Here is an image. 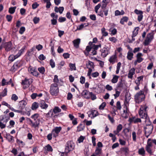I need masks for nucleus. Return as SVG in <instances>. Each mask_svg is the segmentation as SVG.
I'll list each match as a JSON object with an SVG mask.
<instances>
[{
	"label": "nucleus",
	"mask_w": 156,
	"mask_h": 156,
	"mask_svg": "<svg viewBox=\"0 0 156 156\" xmlns=\"http://www.w3.org/2000/svg\"><path fill=\"white\" fill-rule=\"evenodd\" d=\"M148 107L146 105H143L140 106L139 114L140 117L142 119H145V121L149 119V117L147 115V110Z\"/></svg>",
	"instance_id": "obj_1"
},
{
	"label": "nucleus",
	"mask_w": 156,
	"mask_h": 156,
	"mask_svg": "<svg viewBox=\"0 0 156 156\" xmlns=\"http://www.w3.org/2000/svg\"><path fill=\"white\" fill-rule=\"evenodd\" d=\"M145 96L143 91H140L137 93L134 96L135 101L137 103H139L143 101L145 99Z\"/></svg>",
	"instance_id": "obj_2"
},
{
	"label": "nucleus",
	"mask_w": 156,
	"mask_h": 156,
	"mask_svg": "<svg viewBox=\"0 0 156 156\" xmlns=\"http://www.w3.org/2000/svg\"><path fill=\"white\" fill-rule=\"evenodd\" d=\"M50 92L51 94L52 95L56 96L59 92V89L58 84L53 83L50 86Z\"/></svg>",
	"instance_id": "obj_3"
},
{
	"label": "nucleus",
	"mask_w": 156,
	"mask_h": 156,
	"mask_svg": "<svg viewBox=\"0 0 156 156\" xmlns=\"http://www.w3.org/2000/svg\"><path fill=\"white\" fill-rule=\"evenodd\" d=\"M110 48V45H105L104 47L101 50V56L103 58L106 57L109 53Z\"/></svg>",
	"instance_id": "obj_4"
},
{
	"label": "nucleus",
	"mask_w": 156,
	"mask_h": 156,
	"mask_svg": "<svg viewBox=\"0 0 156 156\" xmlns=\"http://www.w3.org/2000/svg\"><path fill=\"white\" fill-rule=\"evenodd\" d=\"M74 144L72 141H68L66 145L65 152L67 154L70 151L73 150L74 148Z\"/></svg>",
	"instance_id": "obj_5"
},
{
	"label": "nucleus",
	"mask_w": 156,
	"mask_h": 156,
	"mask_svg": "<svg viewBox=\"0 0 156 156\" xmlns=\"http://www.w3.org/2000/svg\"><path fill=\"white\" fill-rule=\"evenodd\" d=\"M154 38V35L152 33H148L147 36L144 42V44L145 45H148L151 41Z\"/></svg>",
	"instance_id": "obj_6"
},
{
	"label": "nucleus",
	"mask_w": 156,
	"mask_h": 156,
	"mask_svg": "<svg viewBox=\"0 0 156 156\" xmlns=\"http://www.w3.org/2000/svg\"><path fill=\"white\" fill-rule=\"evenodd\" d=\"M23 62L22 60L18 61L16 62L12 67L11 70L15 71L17 69L22 66L23 64Z\"/></svg>",
	"instance_id": "obj_7"
},
{
	"label": "nucleus",
	"mask_w": 156,
	"mask_h": 156,
	"mask_svg": "<svg viewBox=\"0 0 156 156\" xmlns=\"http://www.w3.org/2000/svg\"><path fill=\"white\" fill-rule=\"evenodd\" d=\"M23 62L22 60L18 61L16 62L12 67L11 70L15 71L17 69L22 66L23 64Z\"/></svg>",
	"instance_id": "obj_8"
},
{
	"label": "nucleus",
	"mask_w": 156,
	"mask_h": 156,
	"mask_svg": "<svg viewBox=\"0 0 156 156\" xmlns=\"http://www.w3.org/2000/svg\"><path fill=\"white\" fill-rule=\"evenodd\" d=\"M23 62L22 60L18 61L16 62L12 67L11 70L15 71L17 69L22 66L23 64Z\"/></svg>",
	"instance_id": "obj_9"
},
{
	"label": "nucleus",
	"mask_w": 156,
	"mask_h": 156,
	"mask_svg": "<svg viewBox=\"0 0 156 156\" xmlns=\"http://www.w3.org/2000/svg\"><path fill=\"white\" fill-rule=\"evenodd\" d=\"M153 129V126L152 124L147 125L144 127L145 133L151 134Z\"/></svg>",
	"instance_id": "obj_10"
},
{
	"label": "nucleus",
	"mask_w": 156,
	"mask_h": 156,
	"mask_svg": "<svg viewBox=\"0 0 156 156\" xmlns=\"http://www.w3.org/2000/svg\"><path fill=\"white\" fill-rule=\"evenodd\" d=\"M129 113V109L126 105L123 107V113L122 114V116L124 118L127 119L128 117Z\"/></svg>",
	"instance_id": "obj_11"
},
{
	"label": "nucleus",
	"mask_w": 156,
	"mask_h": 156,
	"mask_svg": "<svg viewBox=\"0 0 156 156\" xmlns=\"http://www.w3.org/2000/svg\"><path fill=\"white\" fill-rule=\"evenodd\" d=\"M27 120L29 121L30 123L29 124L32 127L34 128L38 127L39 125V120H36L35 121L33 122L30 119L28 118H27Z\"/></svg>",
	"instance_id": "obj_12"
},
{
	"label": "nucleus",
	"mask_w": 156,
	"mask_h": 156,
	"mask_svg": "<svg viewBox=\"0 0 156 156\" xmlns=\"http://www.w3.org/2000/svg\"><path fill=\"white\" fill-rule=\"evenodd\" d=\"M101 44L98 45H96L95 44L93 45L92 46V49L91 50L92 52H91V55H94L97 54V50H98V48L99 47H101Z\"/></svg>",
	"instance_id": "obj_13"
},
{
	"label": "nucleus",
	"mask_w": 156,
	"mask_h": 156,
	"mask_svg": "<svg viewBox=\"0 0 156 156\" xmlns=\"http://www.w3.org/2000/svg\"><path fill=\"white\" fill-rule=\"evenodd\" d=\"M61 129V127H56L54 129H53L51 132L53 136L55 137L58 136V134L60 132Z\"/></svg>",
	"instance_id": "obj_14"
},
{
	"label": "nucleus",
	"mask_w": 156,
	"mask_h": 156,
	"mask_svg": "<svg viewBox=\"0 0 156 156\" xmlns=\"http://www.w3.org/2000/svg\"><path fill=\"white\" fill-rule=\"evenodd\" d=\"M30 84V83L29 80L26 78H25L24 80H23L22 82V84L23 86V88L24 89L28 87Z\"/></svg>",
	"instance_id": "obj_15"
},
{
	"label": "nucleus",
	"mask_w": 156,
	"mask_h": 156,
	"mask_svg": "<svg viewBox=\"0 0 156 156\" xmlns=\"http://www.w3.org/2000/svg\"><path fill=\"white\" fill-rule=\"evenodd\" d=\"M12 44L10 42H6L5 44L4 48L7 51H10L12 48Z\"/></svg>",
	"instance_id": "obj_16"
},
{
	"label": "nucleus",
	"mask_w": 156,
	"mask_h": 156,
	"mask_svg": "<svg viewBox=\"0 0 156 156\" xmlns=\"http://www.w3.org/2000/svg\"><path fill=\"white\" fill-rule=\"evenodd\" d=\"M129 121L130 122H133L134 123L141 122L140 119L138 118H136L134 117L130 118L129 119Z\"/></svg>",
	"instance_id": "obj_17"
},
{
	"label": "nucleus",
	"mask_w": 156,
	"mask_h": 156,
	"mask_svg": "<svg viewBox=\"0 0 156 156\" xmlns=\"http://www.w3.org/2000/svg\"><path fill=\"white\" fill-rule=\"evenodd\" d=\"M109 61L112 64L117 62V56L116 55L111 56L108 59Z\"/></svg>",
	"instance_id": "obj_18"
},
{
	"label": "nucleus",
	"mask_w": 156,
	"mask_h": 156,
	"mask_svg": "<svg viewBox=\"0 0 156 156\" xmlns=\"http://www.w3.org/2000/svg\"><path fill=\"white\" fill-rule=\"evenodd\" d=\"M39 106L42 108L46 109L48 107V105L46 104L44 101H42L40 102Z\"/></svg>",
	"instance_id": "obj_19"
},
{
	"label": "nucleus",
	"mask_w": 156,
	"mask_h": 156,
	"mask_svg": "<svg viewBox=\"0 0 156 156\" xmlns=\"http://www.w3.org/2000/svg\"><path fill=\"white\" fill-rule=\"evenodd\" d=\"M143 55L141 53H138L136 55V57L137 58L136 60L138 62V63H140L143 61V58H142Z\"/></svg>",
	"instance_id": "obj_20"
},
{
	"label": "nucleus",
	"mask_w": 156,
	"mask_h": 156,
	"mask_svg": "<svg viewBox=\"0 0 156 156\" xmlns=\"http://www.w3.org/2000/svg\"><path fill=\"white\" fill-rule=\"evenodd\" d=\"M10 142H13L14 141L13 137L9 134H6L5 136H4Z\"/></svg>",
	"instance_id": "obj_21"
},
{
	"label": "nucleus",
	"mask_w": 156,
	"mask_h": 156,
	"mask_svg": "<svg viewBox=\"0 0 156 156\" xmlns=\"http://www.w3.org/2000/svg\"><path fill=\"white\" fill-rule=\"evenodd\" d=\"M132 49L130 48V51H129L127 53V58L129 60H131L133 58V54L132 52Z\"/></svg>",
	"instance_id": "obj_22"
},
{
	"label": "nucleus",
	"mask_w": 156,
	"mask_h": 156,
	"mask_svg": "<svg viewBox=\"0 0 156 156\" xmlns=\"http://www.w3.org/2000/svg\"><path fill=\"white\" fill-rule=\"evenodd\" d=\"M74 47L76 48H78L79 47V44L80 42V40L79 38L74 40L73 41Z\"/></svg>",
	"instance_id": "obj_23"
},
{
	"label": "nucleus",
	"mask_w": 156,
	"mask_h": 156,
	"mask_svg": "<svg viewBox=\"0 0 156 156\" xmlns=\"http://www.w3.org/2000/svg\"><path fill=\"white\" fill-rule=\"evenodd\" d=\"M64 10V8L63 7H59L58 8L57 7H55V11L56 12H59L60 14H62Z\"/></svg>",
	"instance_id": "obj_24"
},
{
	"label": "nucleus",
	"mask_w": 156,
	"mask_h": 156,
	"mask_svg": "<svg viewBox=\"0 0 156 156\" xmlns=\"http://www.w3.org/2000/svg\"><path fill=\"white\" fill-rule=\"evenodd\" d=\"M135 69L134 68H132L129 72L128 75V77L129 78H132L133 77V75L135 73Z\"/></svg>",
	"instance_id": "obj_25"
},
{
	"label": "nucleus",
	"mask_w": 156,
	"mask_h": 156,
	"mask_svg": "<svg viewBox=\"0 0 156 156\" xmlns=\"http://www.w3.org/2000/svg\"><path fill=\"white\" fill-rule=\"evenodd\" d=\"M27 102L25 100H22L19 102L20 108L22 109L24 108Z\"/></svg>",
	"instance_id": "obj_26"
},
{
	"label": "nucleus",
	"mask_w": 156,
	"mask_h": 156,
	"mask_svg": "<svg viewBox=\"0 0 156 156\" xmlns=\"http://www.w3.org/2000/svg\"><path fill=\"white\" fill-rule=\"evenodd\" d=\"M92 46H87L86 48V51H84V53L85 54L87 55H88L89 54V52L91 51V49H92Z\"/></svg>",
	"instance_id": "obj_27"
},
{
	"label": "nucleus",
	"mask_w": 156,
	"mask_h": 156,
	"mask_svg": "<svg viewBox=\"0 0 156 156\" xmlns=\"http://www.w3.org/2000/svg\"><path fill=\"white\" fill-rule=\"evenodd\" d=\"M44 149L45 152L47 151H52L53 150L49 144L46 146L44 147Z\"/></svg>",
	"instance_id": "obj_28"
},
{
	"label": "nucleus",
	"mask_w": 156,
	"mask_h": 156,
	"mask_svg": "<svg viewBox=\"0 0 156 156\" xmlns=\"http://www.w3.org/2000/svg\"><path fill=\"white\" fill-rule=\"evenodd\" d=\"M87 25H85V23L81 24V25L78 26L77 27V29L75 30V31H76L77 30H81L84 27H87Z\"/></svg>",
	"instance_id": "obj_29"
},
{
	"label": "nucleus",
	"mask_w": 156,
	"mask_h": 156,
	"mask_svg": "<svg viewBox=\"0 0 156 156\" xmlns=\"http://www.w3.org/2000/svg\"><path fill=\"white\" fill-rule=\"evenodd\" d=\"M123 83L122 80H121L118 83L117 87L118 89L121 90V89L123 87Z\"/></svg>",
	"instance_id": "obj_30"
},
{
	"label": "nucleus",
	"mask_w": 156,
	"mask_h": 156,
	"mask_svg": "<svg viewBox=\"0 0 156 156\" xmlns=\"http://www.w3.org/2000/svg\"><path fill=\"white\" fill-rule=\"evenodd\" d=\"M61 111V109L57 106H55L53 109V112L55 114L60 112Z\"/></svg>",
	"instance_id": "obj_31"
},
{
	"label": "nucleus",
	"mask_w": 156,
	"mask_h": 156,
	"mask_svg": "<svg viewBox=\"0 0 156 156\" xmlns=\"http://www.w3.org/2000/svg\"><path fill=\"white\" fill-rule=\"evenodd\" d=\"M138 153L139 154L142 156L144 155L145 154V151L143 147L141 148L138 150Z\"/></svg>",
	"instance_id": "obj_32"
},
{
	"label": "nucleus",
	"mask_w": 156,
	"mask_h": 156,
	"mask_svg": "<svg viewBox=\"0 0 156 156\" xmlns=\"http://www.w3.org/2000/svg\"><path fill=\"white\" fill-rule=\"evenodd\" d=\"M87 68L88 69L89 68H94V63L93 62L89 61L86 64Z\"/></svg>",
	"instance_id": "obj_33"
},
{
	"label": "nucleus",
	"mask_w": 156,
	"mask_h": 156,
	"mask_svg": "<svg viewBox=\"0 0 156 156\" xmlns=\"http://www.w3.org/2000/svg\"><path fill=\"white\" fill-rule=\"evenodd\" d=\"M128 18L126 16H124L121 19L120 23L122 25L124 24V22H126L128 20Z\"/></svg>",
	"instance_id": "obj_34"
},
{
	"label": "nucleus",
	"mask_w": 156,
	"mask_h": 156,
	"mask_svg": "<svg viewBox=\"0 0 156 156\" xmlns=\"http://www.w3.org/2000/svg\"><path fill=\"white\" fill-rule=\"evenodd\" d=\"M18 57H19L17 55H11L9 56V61H13Z\"/></svg>",
	"instance_id": "obj_35"
},
{
	"label": "nucleus",
	"mask_w": 156,
	"mask_h": 156,
	"mask_svg": "<svg viewBox=\"0 0 156 156\" xmlns=\"http://www.w3.org/2000/svg\"><path fill=\"white\" fill-rule=\"evenodd\" d=\"M69 67H70L69 69L71 71L76 70L75 64L70 63L69 64Z\"/></svg>",
	"instance_id": "obj_36"
},
{
	"label": "nucleus",
	"mask_w": 156,
	"mask_h": 156,
	"mask_svg": "<svg viewBox=\"0 0 156 156\" xmlns=\"http://www.w3.org/2000/svg\"><path fill=\"white\" fill-rule=\"evenodd\" d=\"M102 152L101 148L98 147H96V149L95 151L94 154L96 155H99Z\"/></svg>",
	"instance_id": "obj_37"
},
{
	"label": "nucleus",
	"mask_w": 156,
	"mask_h": 156,
	"mask_svg": "<svg viewBox=\"0 0 156 156\" xmlns=\"http://www.w3.org/2000/svg\"><path fill=\"white\" fill-rule=\"evenodd\" d=\"M84 126L82 124H80V125L77 127V131L80 132V131L83 130L84 129Z\"/></svg>",
	"instance_id": "obj_38"
},
{
	"label": "nucleus",
	"mask_w": 156,
	"mask_h": 156,
	"mask_svg": "<svg viewBox=\"0 0 156 156\" xmlns=\"http://www.w3.org/2000/svg\"><path fill=\"white\" fill-rule=\"evenodd\" d=\"M52 110V109L50 110L48 113L45 114L46 117L48 118L49 117H52L53 116L54 112H53V111Z\"/></svg>",
	"instance_id": "obj_39"
},
{
	"label": "nucleus",
	"mask_w": 156,
	"mask_h": 156,
	"mask_svg": "<svg viewBox=\"0 0 156 156\" xmlns=\"http://www.w3.org/2000/svg\"><path fill=\"white\" fill-rule=\"evenodd\" d=\"M119 76L116 75H114L113 77L111 80V82L113 83H115L117 82Z\"/></svg>",
	"instance_id": "obj_40"
},
{
	"label": "nucleus",
	"mask_w": 156,
	"mask_h": 156,
	"mask_svg": "<svg viewBox=\"0 0 156 156\" xmlns=\"http://www.w3.org/2000/svg\"><path fill=\"white\" fill-rule=\"evenodd\" d=\"M139 29V28L138 27H136L135 28L133 32L132 35L133 36V37H135L137 34Z\"/></svg>",
	"instance_id": "obj_41"
},
{
	"label": "nucleus",
	"mask_w": 156,
	"mask_h": 156,
	"mask_svg": "<svg viewBox=\"0 0 156 156\" xmlns=\"http://www.w3.org/2000/svg\"><path fill=\"white\" fill-rule=\"evenodd\" d=\"M39 106V105L36 102H34L33 103L32 106V109L33 110H35Z\"/></svg>",
	"instance_id": "obj_42"
},
{
	"label": "nucleus",
	"mask_w": 156,
	"mask_h": 156,
	"mask_svg": "<svg viewBox=\"0 0 156 156\" xmlns=\"http://www.w3.org/2000/svg\"><path fill=\"white\" fill-rule=\"evenodd\" d=\"M16 7V6L11 7L9 8V12L10 14H12L14 13Z\"/></svg>",
	"instance_id": "obj_43"
},
{
	"label": "nucleus",
	"mask_w": 156,
	"mask_h": 156,
	"mask_svg": "<svg viewBox=\"0 0 156 156\" xmlns=\"http://www.w3.org/2000/svg\"><path fill=\"white\" fill-rule=\"evenodd\" d=\"M26 48L25 46H24L19 51L18 53L16 54L18 57H20L21 54L24 52V50Z\"/></svg>",
	"instance_id": "obj_44"
},
{
	"label": "nucleus",
	"mask_w": 156,
	"mask_h": 156,
	"mask_svg": "<svg viewBox=\"0 0 156 156\" xmlns=\"http://www.w3.org/2000/svg\"><path fill=\"white\" fill-rule=\"evenodd\" d=\"M58 17V16H56L55 18H53V19L51 20V21L52 24L53 25H55L57 24Z\"/></svg>",
	"instance_id": "obj_45"
},
{
	"label": "nucleus",
	"mask_w": 156,
	"mask_h": 156,
	"mask_svg": "<svg viewBox=\"0 0 156 156\" xmlns=\"http://www.w3.org/2000/svg\"><path fill=\"white\" fill-rule=\"evenodd\" d=\"M7 90L5 88L4 89L2 93H0L1 94V97L2 98V97H4L7 95Z\"/></svg>",
	"instance_id": "obj_46"
},
{
	"label": "nucleus",
	"mask_w": 156,
	"mask_h": 156,
	"mask_svg": "<svg viewBox=\"0 0 156 156\" xmlns=\"http://www.w3.org/2000/svg\"><path fill=\"white\" fill-rule=\"evenodd\" d=\"M101 33L103 36H106L108 35V33L106 31L105 29L104 28H103L101 29Z\"/></svg>",
	"instance_id": "obj_47"
},
{
	"label": "nucleus",
	"mask_w": 156,
	"mask_h": 156,
	"mask_svg": "<svg viewBox=\"0 0 156 156\" xmlns=\"http://www.w3.org/2000/svg\"><path fill=\"white\" fill-rule=\"evenodd\" d=\"M89 93L90 95V98H91L92 100H94L97 98L96 95L94 94L92 92H89Z\"/></svg>",
	"instance_id": "obj_48"
},
{
	"label": "nucleus",
	"mask_w": 156,
	"mask_h": 156,
	"mask_svg": "<svg viewBox=\"0 0 156 156\" xmlns=\"http://www.w3.org/2000/svg\"><path fill=\"white\" fill-rule=\"evenodd\" d=\"M109 136L110 137H112V140L113 142L115 141L116 139L115 135H114L112 133H110L109 134Z\"/></svg>",
	"instance_id": "obj_49"
},
{
	"label": "nucleus",
	"mask_w": 156,
	"mask_h": 156,
	"mask_svg": "<svg viewBox=\"0 0 156 156\" xmlns=\"http://www.w3.org/2000/svg\"><path fill=\"white\" fill-rule=\"evenodd\" d=\"M2 86H4L5 85L9 84V82H6L5 79H3L2 81Z\"/></svg>",
	"instance_id": "obj_50"
},
{
	"label": "nucleus",
	"mask_w": 156,
	"mask_h": 156,
	"mask_svg": "<svg viewBox=\"0 0 156 156\" xmlns=\"http://www.w3.org/2000/svg\"><path fill=\"white\" fill-rule=\"evenodd\" d=\"M18 99V97L15 94H12L11 97V99L14 101H16Z\"/></svg>",
	"instance_id": "obj_51"
},
{
	"label": "nucleus",
	"mask_w": 156,
	"mask_h": 156,
	"mask_svg": "<svg viewBox=\"0 0 156 156\" xmlns=\"http://www.w3.org/2000/svg\"><path fill=\"white\" fill-rule=\"evenodd\" d=\"M38 71L41 74H44L45 72V69L44 67H41L38 68Z\"/></svg>",
	"instance_id": "obj_52"
},
{
	"label": "nucleus",
	"mask_w": 156,
	"mask_h": 156,
	"mask_svg": "<svg viewBox=\"0 0 156 156\" xmlns=\"http://www.w3.org/2000/svg\"><path fill=\"white\" fill-rule=\"evenodd\" d=\"M134 12L136 14L139 15L141 14H143V12L141 10H139L137 9H136L134 11Z\"/></svg>",
	"instance_id": "obj_53"
},
{
	"label": "nucleus",
	"mask_w": 156,
	"mask_h": 156,
	"mask_svg": "<svg viewBox=\"0 0 156 156\" xmlns=\"http://www.w3.org/2000/svg\"><path fill=\"white\" fill-rule=\"evenodd\" d=\"M39 6V4L37 2H35L32 5V8L33 9H35Z\"/></svg>",
	"instance_id": "obj_54"
},
{
	"label": "nucleus",
	"mask_w": 156,
	"mask_h": 156,
	"mask_svg": "<svg viewBox=\"0 0 156 156\" xmlns=\"http://www.w3.org/2000/svg\"><path fill=\"white\" fill-rule=\"evenodd\" d=\"M101 6V4H98L94 8L95 11L96 13H98V10L100 8Z\"/></svg>",
	"instance_id": "obj_55"
},
{
	"label": "nucleus",
	"mask_w": 156,
	"mask_h": 156,
	"mask_svg": "<svg viewBox=\"0 0 156 156\" xmlns=\"http://www.w3.org/2000/svg\"><path fill=\"white\" fill-rule=\"evenodd\" d=\"M50 64L52 68H54L55 67V64L53 60L51 59L50 60Z\"/></svg>",
	"instance_id": "obj_56"
},
{
	"label": "nucleus",
	"mask_w": 156,
	"mask_h": 156,
	"mask_svg": "<svg viewBox=\"0 0 156 156\" xmlns=\"http://www.w3.org/2000/svg\"><path fill=\"white\" fill-rule=\"evenodd\" d=\"M91 114L93 117H95L98 115V113L96 110H93Z\"/></svg>",
	"instance_id": "obj_57"
},
{
	"label": "nucleus",
	"mask_w": 156,
	"mask_h": 156,
	"mask_svg": "<svg viewBox=\"0 0 156 156\" xmlns=\"http://www.w3.org/2000/svg\"><path fill=\"white\" fill-rule=\"evenodd\" d=\"M25 30V28L24 27H21L19 30V32L20 34H22Z\"/></svg>",
	"instance_id": "obj_58"
},
{
	"label": "nucleus",
	"mask_w": 156,
	"mask_h": 156,
	"mask_svg": "<svg viewBox=\"0 0 156 156\" xmlns=\"http://www.w3.org/2000/svg\"><path fill=\"white\" fill-rule=\"evenodd\" d=\"M116 108L118 110H120L121 109V106L120 102L119 101H118L116 103Z\"/></svg>",
	"instance_id": "obj_59"
},
{
	"label": "nucleus",
	"mask_w": 156,
	"mask_h": 156,
	"mask_svg": "<svg viewBox=\"0 0 156 156\" xmlns=\"http://www.w3.org/2000/svg\"><path fill=\"white\" fill-rule=\"evenodd\" d=\"M151 147L146 146V151L149 154H151L152 153V151L151 150Z\"/></svg>",
	"instance_id": "obj_60"
},
{
	"label": "nucleus",
	"mask_w": 156,
	"mask_h": 156,
	"mask_svg": "<svg viewBox=\"0 0 156 156\" xmlns=\"http://www.w3.org/2000/svg\"><path fill=\"white\" fill-rule=\"evenodd\" d=\"M133 140L134 141H136V133L133 131L132 134Z\"/></svg>",
	"instance_id": "obj_61"
},
{
	"label": "nucleus",
	"mask_w": 156,
	"mask_h": 156,
	"mask_svg": "<svg viewBox=\"0 0 156 156\" xmlns=\"http://www.w3.org/2000/svg\"><path fill=\"white\" fill-rule=\"evenodd\" d=\"M53 81L54 83H57V84L59 80L58 78V76L57 75H55L54 76Z\"/></svg>",
	"instance_id": "obj_62"
},
{
	"label": "nucleus",
	"mask_w": 156,
	"mask_h": 156,
	"mask_svg": "<svg viewBox=\"0 0 156 156\" xmlns=\"http://www.w3.org/2000/svg\"><path fill=\"white\" fill-rule=\"evenodd\" d=\"M39 18L37 17H34L33 20V22L35 24H37L39 22Z\"/></svg>",
	"instance_id": "obj_63"
},
{
	"label": "nucleus",
	"mask_w": 156,
	"mask_h": 156,
	"mask_svg": "<svg viewBox=\"0 0 156 156\" xmlns=\"http://www.w3.org/2000/svg\"><path fill=\"white\" fill-rule=\"evenodd\" d=\"M122 124H119L117 127L116 129L118 130V132H120L122 129Z\"/></svg>",
	"instance_id": "obj_64"
}]
</instances>
